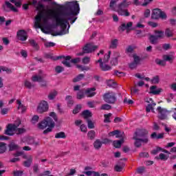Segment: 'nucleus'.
<instances>
[{
	"mask_svg": "<svg viewBox=\"0 0 176 176\" xmlns=\"http://www.w3.org/2000/svg\"><path fill=\"white\" fill-rule=\"evenodd\" d=\"M50 4L57 8H52L49 6L38 3L36 8L38 12L35 16L34 28H41L44 34H49L52 28L60 27V31L55 33V36L68 34L71 27L69 23L74 24L78 19L80 10L79 3L78 1L67 2L65 8L56 1H51Z\"/></svg>",
	"mask_w": 176,
	"mask_h": 176,
	"instance_id": "nucleus-1",
	"label": "nucleus"
},
{
	"mask_svg": "<svg viewBox=\"0 0 176 176\" xmlns=\"http://www.w3.org/2000/svg\"><path fill=\"white\" fill-rule=\"evenodd\" d=\"M118 1L119 0H111L109 4L111 10L117 12L119 16H124L125 17H129V16H130V12H129V10L126 9V8H129V6L131 5V1L123 0L122 3L117 6L116 8V3H118Z\"/></svg>",
	"mask_w": 176,
	"mask_h": 176,
	"instance_id": "nucleus-2",
	"label": "nucleus"
},
{
	"mask_svg": "<svg viewBox=\"0 0 176 176\" xmlns=\"http://www.w3.org/2000/svg\"><path fill=\"white\" fill-rule=\"evenodd\" d=\"M20 124H21V120L20 118H17L13 124H8L6 126V134L7 135H14V133L17 135L24 134L25 133V128H19Z\"/></svg>",
	"mask_w": 176,
	"mask_h": 176,
	"instance_id": "nucleus-3",
	"label": "nucleus"
},
{
	"mask_svg": "<svg viewBox=\"0 0 176 176\" xmlns=\"http://www.w3.org/2000/svg\"><path fill=\"white\" fill-rule=\"evenodd\" d=\"M54 126H56V123L53 121V119L50 117H46L38 124L37 127L39 130H44L43 134H49V133H52ZM47 127L48 128L46 129ZM45 129H46L45 130Z\"/></svg>",
	"mask_w": 176,
	"mask_h": 176,
	"instance_id": "nucleus-4",
	"label": "nucleus"
},
{
	"mask_svg": "<svg viewBox=\"0 0 176 176\" xmlns=\"http://www.w3.org/2000/svg\"><path fill=\"white\" fill-rule=\"evenodd\" d=\"M148 131L145 129L138 130L134 135L133 140H135V146L138 148L141 146L142 142L146 144L148 142V138L146 137Z\"/></svg>",
	"mask_w": 176,
	"mask_h": 176,
	"instance_id": "nucleus-5",
	"label": "nucleus"
},
{
	"mask_svg": "<svg viewBox=\"0 0 176 176\" xmlns=\"http://www.w3.org/2000/svg\"><path fill=\"white\" fill-rule=\"evenodd\" d=\"M111 57V51L108 52V54H104V58H99L98 60L97 63H100V67L102 69V71H109L111 69V67L109 65H106L107 63L109 60V58Z\"/></svg>",
	"mask_w": 176,
	"mask_h": 176,
	"instance_id": "nucleus-6",
	"label": "nucleus"
},
{
	"mask_svg": "<svg viewBox=\"0 0 176 176\" xmlns=\"http://www.w3.org/2000/svg\"><path fill=\"white\" fill-rule=\"evenodd\" d=\"M45 78H46V74L43 71H39L38 74L32 76V82H39L41 86L45 87L47 85Z\"/></svg>",
	"mask_w": 176,
	"mask_h": 176,
	"instance_id": "nucleus-7",
	"label": "nucleus"
},
{
	"mask_svg": "<svg viewBox=\"0 0 176 176\" xmlns=\"http://www.w3.org/2000/svg\"><path fill=\"white\" fill-rule=\"evenodd\" d=\"M151 19H153V20H157L159 19L166 20V19H167V14H166V12L162 11V10L156 8L152 12Z\"/></svg>",
	"mask_w": 176,
	"mask_h": 176,
	"instance_id": "nucleus-8",
	"label": "nucleus"
},
{
	"mask_svg": "<svg viewBox=\"0 0 176 176\" xmlns=\"http://www.w3.org/2000/svg\"><path fill=\"white\" fill-rule=\"evenodd\" d=\"M103 99L107 104H115L116 102V94L114 92H108L104 95Z\"/></svg>",
	"mask_w": 176,
	"mask_h": 176,
	"instance_id": "nucleus-9",
	"label": "nucleus"
},
{
	"mask_svg": "<svg viewBox=\"0 0 176 176\" xmlns=\"http://www.w3.org/2000/svg\"><path fill=\"white\" fill-rule=\"evenodd\" d=\"M49 111V104L45 100H41L37 106L36 111L38 113H43Z\"/></svg>",
	"mask_w": 176,
	"mask_h": 176,
	"instance_id": "nucleus-10",
	"label": "nucleus"
},
{
	"mask_svg": "<svg viewBox=\"0 0 176 176\" xmlns=\"http://www.w3.org/2000/svg\"><path fill=\"white\" fill-rule=\"evenodd\" d=\"M157 111L158 112V118L162 120H164V119H167V116L170 115V111L160 107H157Z\"/></svg>",
	"mask_w": 176,
	"mask_h": 176,
	"instance_id": "nucleus-11",
	"label": "nucleus"
},
{
	"mask_svg": "<svg viewBox=\"0 0 176 176\" xmlns=\"http://www.w3.org/2000/svg\"><path fill=\"white\" fill-rule=\"evenodd\" d=\"M21 142H27L28 145H33V146H38V145L41 144L39 140H35V139L31 137L23 138L21 140Z\"/></svg>",
	"mask_w": 176,
	"mask_h": 176,
	"instance_id": "nucleus-12",
	"label": "nucleus"
},
{
	"mask_svg": "<svg viewBox=\"0 0 176 176\" xmlns=\"http://www.w3.org/2000/svg\"><path fill=\"white\" fill-rule=\"evenodd\" d=\"M133 30H134L133 28V22L122 23L119 28V31H126V32H130Z\"/></svg>",
	"mask_w": 176,
	"mask_h": 176,
	"instance_id": "nucleus-13",
	"label": "nucleus"
},
{
	"mask_svg": "<svg viewBox=\"0 0 176 176\" xmlns=\"http://www.w3.org/2000/svg\"><path fill=\"white\" fill-rule=\"evenodd\" d=\"M98 47L96 45H94L91 43L87 44L84 47H83V51L85 53H92V52H94L96 49H98Z\"/></svg>",
	"mask_w": 176,
	"mask_h": 176,
	"instance_id": "nucleus-14",
	"label": "nucleus"
},
{
	"mask_svg": "<svg viewBox=\"0 0 176 176\" xmlns=\"http://www.w3.org/2000/svg\"><path fill=\"white\" fill-rule=\"evenodd\" d=\"M163 91V89L158 88L156 85H153L150 87V94H153L154 96H157V94H160Z\"/></svg>",
	"mask_w": 176,
	"mask_h": 176,
	"instance_id": "nucleus-15",
	"label": "nucleus"
},
{
	"mask_svg": "<svg viewBox=\"0 0 176 176\" xmlns=\"http://www.w3.org/2000/svg\"><path fill=\"white\" fill-rule=\"evenodd\" d=\"M17 38L19 41H27V32H25V30H19L17 32Z\"/></svg>",
	"mask_w": 176,
	"mask_h": 176,
	"instance_id": "nucleus-16",
	"label": "nucleus"
},
{
	"mask_svg": "<svg viewBox=\"0 0 176 176\" xmlns=\"http://www.w3.org/2000/svg\"><path fill=\"white\" fill-rule=\"evenodd\" d=\"M24 159H26V161L23 162L25 167H30L31 164L32 163V155H24Z\"/></svg>",
	"mask_w": 176,
	"mask_h": 176,
	"instance_id": "nucleus-17",
	"label": "nucleus"
},
{
	"mask_svg": "<svg viewBox=\"0 0 176 176\" xmlns=\"http://www.w3.org/2000/svg\"><path fill=\"white\" fill-rule=\"evenodd\" d=\"M16 104H17V109L20 111L21 113H24V112L27 111V107H25L23 104H22L21 101L17 100Z\"/></svg>",
	"mask_w": 176,
	"mask_h": 176,
	"instance_id": "nucleus-18",
	"label": "nucleus"
},
{
	"mask_svg": "<svg viewBox=\"0 0 176 176\" xmlns=\"http://www.w3.org/2000/svg\"><path fill=\"white\" fill-rule=\"evenodd\" d=\"M85 94L87 97H94L96 94V88H88L85 91Z\"/></svg>",
	"mask_w": 176,
	"mask_h": 176,
	"instance_id": "nucleus-19",
	"label": "nucleus"
},
{
	"mask_svg": "<svg viewBox=\"0 0 176 176\" xmlns=\"http://www.w3.org/2000/svg\"><path fill=\"white\" fill-rule=\"evenodd\" d=\"M71 63H72V59H71V56H69L65 57L64 60L62 61V63L63 64V65H65V67H67L68 68L71 67Z\"/></svg>",
	"mask_w": 176,
	"mask_h": 176,
	"instance_id": "nucleus-20",
	"label": "nucleus"
},
{
	"mask_svg": "<svg viewBox=\"0 0 176 176\" xmlns=\"http://www.w3.org/2000/svg\"><path fill=\"white\" fill-rule=\"evenodd\" d=\"M101 146H102V141H101L100 140L98 139L94 142V148L96 151H99V149H101Z\"/></svg>",
	"mask_w": 176,
	"mask_h": 176,
	"instance_id": "nucleus-21",
	"label": "nucleus"
},
{
	"mask_svg": "<svg viewBox=\"0 0 176 176\" xmlns=\"http://www.w3.org/2000/svg\"><path fill=\"white\" fill-rule=\"evenodd\" d=\"M109 137H114L116 136V138H120L122 135H120V131L116 130L114 131L109 132L108 134Z\"/></svg>",
	"mask_w": 176,
	"mask_h": 176,
	"instance_id": "nucleus-22",
	"label": "nucleus"
},
{
	"mask_svg": "<svg viewBox=\"0 0 176 176\" xmlns=\"http://www.w3.org/2000/svg\"><path fill=\"white\" fill-rule=\"evenodd\" d=\"M119 45V41L116 38L111 40L109 47L110 49H116Z\"/></svg>",
	"mask_w": 176,
	"mask_h": 176,
	"instance_id": "nucleus-23",
	"label": "nucleus"
},
{
	"mask_svg": "<svg viewBox=\"0 0 176 176\" xmlns=\"http://www.w3.org/2000/svg\"><path fill=\"white\" fill-rule=\"evenodd\" d=\"M154 34L158 39L164 38V32L162 30H155L154 31Z\"/></svg>",
	"mask_w": 176,
	"mask_h": 176,
	"instance_id": "nucleus-24",
	"label": "nucleus"
},
{
	"mask_svg": "<svg viewBox=\"0 0 176 176\" xmlns=\"http://www.w3.org/2000/svg\"><path fill=\"white\" fill-rule=\"evenodd\" d=\"M156 106V103H150L148 104L146 107V112H153V113H155V110L153 109V107Z\"/></svg>",
	"mask_w": 176,
	"mask_h": 176,
	"instance_id": "nucleus-25",
	"label": "nucleus"
},
{
	"mask_svg": "<svg viewBox=\"0 0 176 176\" xmlns=\"http://www.w3.org/2000/svg\"><path fill=\"white\" fill-rule=\"evenodd\" d=\"M123 142H124V140L123 139H121L120 140H115L113 142V145L115 148H120Z\"/></svg>",
	"mask_w": 176,
	"mask_h": 176,
	"instance_id": "nucleus-26",
	"label": "nucleus"
},
{
	"mask_svg": "<svg viewBox=\"0 0 176 176\" xmlns=\"http://www.w3.org/2000/svg\"><path fill=\"white\" fill-rule=\"evenodd\" d=\"M163 59L166 61H173L174 60V53L170 55H164Z\"/></svg>",
	"mask_w": 176,
	"mask_h": 176,
	"instance_id": "nucleus-27",
	"label": "nucleus"
},
{
	"mask_svg": "<svg viewBox=\"0 0 176 176\" xmlns=\"http://www.w3.org/2000/svg\"><path fill=\"white\" fill-rule=\"evenodd\" d=\"M58 94V93L57 92V91H51L48 95L49 100H54Z\"/></svg>",
	"mask_w": 176,
	"mask_h": 176,
	"instance_id": "nucleus-28",
	"label": "nucleus"
},
{
	"mask_svg": "<svg viewBox=\"0 0 176 176\" xmlns=\"http://www.w3.org/2000/svg\"><path fill=\"white\" fill-rule=\"evenodd\" d=\"M159 82H160V77L159 76H155L151 80L152 85H157Z\"/></svg>",
	"mask_w": 176,
	"mask_h": 176,
	"instance_id": "nucleus-29",
	"label": "nucleus"
},
{
	"mask_svg": "<svg viewBox=\"0 0 176 176\" xmlns=\"http://www.w3.org/2000/svg\"><path fill=\"white\" fill-rule=\"evenodd\" d=\"M84 78L85 74H80L73 79V82L74 83H76V82H80V80H82V79H83Z\"/></svg>",
	"mask_w": 176,
	"mask_h": 176,
	"instance_id": "nucleus-30",
	"label": "nucleus"
},
{
	"mask_svg": "<svg viewBox=\"0 0 176 176\" xmlns=\"http://www.w3.org/2000/svg\"><path fill=\"white\" fill-rule=\"evenodd\" d=\"M29 43H30L31 46L34 47L36 50H38L39 49V47L38 46V43L35 42V40L34 39H30L29 40Z\"/></svg>",
	"mask_w": 176,
	"mask_h": 176,
	"instance_id": "nucleus-31",
	"label": "nucleus"
},
{
	"mask_svg": "<svg viewBox=\"0 0 176 176\" xmlns=\"http://www.w3.org/2000/svg\"><path fill=\"white\" fill-rule=\"evenodd\" d=\"M6 144L0 142V153H5V152H6Z\"/></svg>",
	"mask_w": 176,
	"mask_h": 176,
	"instance_id": "nucleus-32",
	"label": "nucleus"
},
{
	"mask_svg": "<svg viewBox=\"0 0 176 176\" xmlns=\"http://www.w3.org/2000/svg\"><path fill=\"white\" fill-rule=\"evenodd\" d=\"M6 6L7 8H9L12 12H17V8L16 7H14L12 3H10L9 1H6Z\"/></svg>",
	"mask_w": 176,
	"mask_h": 176,
	"instance_id": "nucleus-33",
	"label": "nucleus"
},
{
	"mask_svg": "<svg viewBox=\"0 0 176 176\" xmlns=\"http://www.w3.org/2000/svg\"><path fill=\"white\" fill-rule=\"evenodd\" d=\"M134 49H135V47H134L133 45H129L126 48V54H131V53H133V52H134Z\"/></svg>",
	"mask_w": 176,
	"mask_h": 176,
	"instance_id": "nucleus-34",
	"label": "nucleus"
},
{
	"mask_svg": "<svg viewBox=\"0 0 176 176\" xmlns=\"http://www.w3.org/2000/svg\"><path fill=\"white\" fill-rule=\"evenodd\" d=\"M87 137L89 138V140H94L96 138V131H90L87 133Z\"/></svg>",
	"mask_w": 176,
	"mask_h": 176,
	"instance_id": "nucleus-35",
	"label": "nucleus"
},
{
	"mask_svg": "<svg viewBox=\"0 0 176 176\" xmlns=\"http://www.w3.org/2000/svg\"><path fill=\"white\" fill-rule=\"evenodd\" d=\"M157 39H159V38L157 37H156L155 35V36L151 35L149 37V41L151 43H153V45L157 43Z\"/></svg>",
	"mask_w": 176,
	"mask_h": 176,
	"instance_id": "nucleus-36",
	"label": "nucleus"
},
{
	"mask_svg": "<svg viewBox=\"0 0 176 176\" xmlns=\"http://www.w3.org/2000/svg\"><path fill=\"white\" fill-rule=\"evenodd\" d=\"M82 116H84L85 119H87L88 118H91V112H90V111L89 110H85L82 112Z\"/></svg>",
	"mask_w": 176,
	"mask_h": 176,
	"instance_id": "nucleus-37",
	"label": "nucleus"
},
{
	"mask_svg": "<svg viewBox=\"0 0 176 176\" xmlns=\"http://www.w3.org/2000/svg\"><path fill=\"white\" fill-rule=\"evenodd\" d=\"M9 148H10V151H16L17 149H19V146L16 144H14V142H11L9 144Z\"/></svg>",
	"mask_w": 176,
	"mask_h": 176,
	"instance_id": "nucleus-38",
	"label": "nucleus"
},
{
	"mask_svg": "<svg viewBox=\"0 0 176 176\" xmlns=\"http://www.w3.org/2000/svg\"><path fill=\"white\" fill-rule=\"evenodd\" d=\"M24 85L28 89H32V87H35V85L34 84H32L31 82L27 80H25Z\"/></svg>",
	"mask_w": 176,
	"mask_h": 176,
	"instance_id": "nucleus-39",
	"label": "nucleus"
},
{
	"mask_svg": "<svg viewBox=\"0 0 176 176\" xmlns=\"http://www.w3.org/2000/svg\"><path fill=\"white\" fill-rule=\"evenodd\" d=\"M112 116V113H109L108 114H104V123H109L111 122L110 118Z\"/></svg>",
	"mask_w": 176,
	"mask_h": 176,
	"instance_id": "nucleus-40",
	"label": "nucleus"
},
{
	"mask_svg": "<svg viewBox=\"0 0 176 176\" xmlns=\"http://www.w3.org/2000/svg\"><path fill=\"white\" fill-rule=\"evenodd\" d=\"M65 133L59 132L55 135V138H66Z\"/></svg>",
	"mask_w": 176,
	"mask_h": 176,
	"instance_id": "nucleus-41",
	"label": "nucleus"
},
{
	"mask_svg": "<svg viewBox=\"0 0 176 176\" xmlns=\"http://www.w3.org/2000/svg\"><path fill=\"white\" fill-rule=\"evenodd\" d=\"M12 3H14L16 8H20L21 6V0H9Z\"/></svg>",
	"mask_w": 176,
	"mask_h": 176,
	"instance_id": "nucleus-42",
	"label": "nucleus"
},
{
	"mask_svg": "<svg viewBox=\"0 0 176 176\" xmlns=\"http://www.w3.org/2000/svg\"><path fill=\"white\" fill-rule=\"evenodd\" d=\"M80 109H82V105L78 104L73 110V113H74V115H76V113H79V112H80Z\"/></svg>",
	"mask_w": 176,
	"mask_h": 176,
	"instance_id": "nucleus-43",
	"label": "nucleus"
},
{
	"mask_svg": "<svg viewBox=\"0 0 176 176\" xmlns=\"http://www.w3.org/2000/svg\"><path fill=\"white\" fill-rule=\"evenodd\" d=\"M155 63L158 65H162V67H164V65H166V60H165L156 59Z\"/></svg>",
	"mask_w": 176,
	"mask_h": 176,
	"instance_id": "nucleus-44",
	"label": "nucleus"
},
{
	"mask_svg": "<svg viewBox=\"0 0 176 176\" xmlns=\"http://www.w3.org/2000/svg\"><path fill=\"white\" fill-rule=\"evenodd\" d=\"M107 85L109 87H116V82L113 80H107Z\"/></svg>",
	"mask_w": 176,
	"mask_h": 176,
	"instance_id": "nucleus-45",
	"label": "nucleus"
},
{
	"mask_svg": "<svg viewBox=\"0 0 176 176\" xmlns=\"http://www.w3.org/2000/svg\"><path fill=\"white\" fill-rule=\"evenodd\" d=\"M66 101H67L69 107H71V105L74 104V102L72 101V96H66Z\"/></svg>",
	"mask_w": 176,
	"mask_h": 176,
	"instance_id": "nucleus-46",
	"label": "nucleus"
},
{
	"mask_svg": "<svg viewBox=\"0 0 176 176\" xmlns=\"http://www.w3.org/2000/svg\"><path fill=\"white\" fill-rule=\"evenodd\" d=\"M123 167H124V165L123 164L121 165L117 164L115 166V170L118 172H120V171H122V170H123Z\"/></svg>",
	"mask_w": 176,
	"mask_h": 176,
	"instance_id": "nucleus-47",
	"label": "nucleus"
},
{
	"mask_svg": "<svg viewBox=\"0 0 176 176\" xmlns=\"http://www.w3.org/2000/svg\"><path fill=\"white\" fill-rule=\"evenodd\" d=\"M162 151H163V148L160 147H157L155 149L151 151V153L153 155H157V153H159V152H162Z\"/></svg>",
	"mask_w": 176,
	"mask_h": 176,
	"instance_id": "nucleus-48",
	"label": "nucleus"
},
{
	"mask_svg": "<svg viewBox=\"0 0 176 176\" xmlns=\"http://www.w3.org/2000/svg\"><path fill=\"white\" fill-rule=\"evenodd\" d=\"M1 69L3 72H6L7 74H12V69L6 67H1Z\"/></svg>",
	"mask_w": 176,
	"mask_h": 176,
	"instance_id": "nucleus-49",
	"label": "nucleus"
},
{
	"mask_svg": "<svg viewBox=\"0 0 176 176\" xmlns=\"http://www.w3.org/2000/svg\"><path fill=\"white\" fill-rule=\"evenodd\" d=\"M77 98L78 100H82V98H85V93H83L82 91L78 92Z\"/></svg>",
	"mask_w": 176,
	"mask_h": 176,
	"instance_id": "nucleus-50",
	"label": "nucleus"
},
{
	"mask_svg": "<svg viewBox=\"0 0 176 176\" xmlns=\"http://www.w3.org/2000/svg\"><path fill=\"white\" fill-rule=\"evenodd\" d=\"M165 35H166L168 37L173 36V30H171L168 28L166 29L165 31Z\"/></svg>",
	"mask_w": 176,
	"mask_h": 176,
	"instance_id": "nucleus-51",
	"label": "nucleus"
},
{
	"mask_svg": "<svg viewBox=\"0 0 176 176\" xmlns=\"http://www.w3.org/2000/svg\"><path fill=\"white\" fill-rule=\"evenodd\" d=\"M133 63H136L138 65L140 64V56H137V54H133Z\"/></svg>",
	"mask_w": 176,
	"mask_h": 176,
	"instance_id": "nucleus-52",
	"label": "nucleus"
},
{
	"mask_svg": "<svg viewBox=\"0 0 176 176\" xmlns=\"http://www.w3.org/2000/svg\"><path fill=\"white\" fill-rule=\"evenodd\" d=\"M77 68H78V69H80V71H89V69H90L89 67L82 66V65H77Z\"/></svg>",
	"mask_w": 176,
	"mask_h": 176,
	"instance_id": "nucleus-53",
	"label": "nucleus"
},
{
	"mask_svg": "<svg viewBox=\"0 0 176 176\" xmlns=\"http://www.w3.org/2000/svg\"><path fill=\"white\" fill-rule=\"evenodd\" d=\"M159 159H160V160H167V159H168V156H167L166 154L160 153L159 155Z\"/></svg>",
	"mask_w": 176,
	"mask_h": 176,
	"instance_id": "nucleus-54",
	"label": "nucleus"
},
{
	"mask_svg": "<svg viewBox=\"0 0 176 176\" xmlns=\"http://www.w3.org/2000/svg\"><path fill=\"white\" fill-rule=\"evenodd\" d=\"M100 109H103L104 111H109V109H111V105L109 104H103L102 105V107H100Z\"/></svg>",
	"mask_w": 176,
	"mask_h": 176,
	"instance_id": "nucleus-55",
	"label": "nucleus"
},
{
	"mask_svg": "<svg viewBox=\"0 0 176 176\" xmlns=\"http://www.w3.org/2000/svg\"><path fill=\"white\" fill-rule=\"evenodd\" d=\"M38 120H39V116H34L32 118V123H33V124H35V123H38Z\"/></svg>",
	"mask_w": 176,
	"mask_h": 176,
	"instance_id": "nucleus-56",
	"label": "nucleus"
},
{
	"mask_svg": "<svg viewBox=\"0 0 176 176\" xmlns=\"http://www.w3.org/2000/svg\"><path fill=\"white\" fill-rule=\"evenodd\" d=\"M148 25H150V27H152L153 28H156L159 25L156 22L153 21H148Z\"/></svg>",
	"mask_w": 176,
	"mask_h": 176,
	"instance_id": "nucleus-57",
	"label": "nucleus"
},
{
	"mask_svg": "<svg viewBox=\"0 0 176 176\" xmlns=\"http://www.w3.org/2000/svg\"><path fill=\"white\" fill-rule=\"evenodd\" d=\"M55 71H56V72H57V74H60V73L63 72V71H64V67H63L61 66H57L55 68Z\"/></svg>",
	"mask_w": 176,
	"mask_h": 176,
	"instance_id": "nucleus-58",
	"label": "nucleus"
},
{
	"mask_svg": "<svg viewBox=\"0 0 176 176\" xmlns=\"http://www.w3.org/2000/svg\"><path fill=\"white\" fill-rule=\"evenodd\" d=\"M87 124L88 129H94V122H93V121L88 120Z\"/></svg>",
	"mask_w": 176,
	"mask_h": 176,
	"instance_id": "nucleus-59",
	"label": "nucleus"
},
{
	"mask_svg": "<svg viewBox=\"0 0 176 176\" xmlns=\"http://www.w3.org/2000/svg\"><path fill=\"white\" fill-rule=\"evenodd\" d=\"M45 46L46 47H53L54 46H56V43L52 42H47L45 43Z\"/></svg>",
	"mask_w": 176,
	"mask_h": 176,
	"instance_id": "nucleus-60",
	"label": "nucleus"
},
{
	"mask_svg": "<svg viewBox=\"0 0 176 176\" xmlns=\"http://www.w3.org/2000/svg\"><path fill=\"white\" fill-rule=\"evenodd\" d=\"M90 63V57H85L82 58V64H89Z\"/></svg>",
	"mask_w": 176,
	"mask_h": 176,
	"instance_id": "nucleus-61",
	"label": "nucleus"
},
{
	"mask_svg": "<svg viewBox=\"0 0 176 176\" xmlns=\"http://www.w3.org/2000/svg\"><path fill=\"white\" fill-rule=\"evenodd\" d=\"M80 129L81 131H82V133H87V126H86V125H85V124H81L80 126Z\"/></svg>",
	"mask_w": 176,
	"mask_h": 176,
	"instance_id": "nucleus-62",
	"label": "nucleus"
},
{
	"mask_svg": "<svg viewBox=\"0 0 176 176\" xmlns=\"http://www.w3.org/2000/svg\"><path fill=\"white\" fill-rule=\"evenodd\" d=\"M135 78H138V79H144L145 78V75L140 74V73L135 74Z\"/></svg>",
	"mask_w": 176,
	"mask_h": 176,
	"instance_id": "nucleus-63",
	"label": "nucleus"
},
{
	"mask_svg": "<svg viewBox=\"0 0 176 176\" xmlns=\"http://www.w3.org/2000/svg\"><path fill=\"white\" fill-rule=\"evenodd\" d=\"M14 176H21L23 175V171L21 170H14L13 172Z\"/></svg>",
	"mask_w": 176,
	"mask_h": 176,
	"instance_id": "nucleus-64",
	"label": "nucleus"
}]
</instances>
